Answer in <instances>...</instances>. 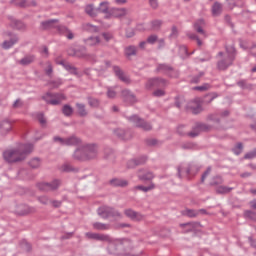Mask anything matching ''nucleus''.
I'll use <instances>...</instances> for the list:
<instances>
[{
    "label": "nucleus",
    "instance_id": "f257e3e1",
    "mask_svg": "<svg viewBox=\"0 0 256 256\" xmlns=\"http://www.w3.org/2000/svg\"><path fill=\"white\" fill-rule=\"evenodd\" d=\"M33 151V145L22 144L17 148L8 149L3 153L5 161L8 163H19V161H24L27 155Z\"/></svg>",
    "mask_w": 256,
    "mask_h": 256
},
{
    "label": "nucleus",
    "instance_id": "f03ea898",
    "mask_svg": "<svg viewBox=\"0 0 256 256\" xmlns=\"http://www.w3.org/2000/svg\"><path fill=\"white\" fill-rule=\"evenodd\" d=\"M41 25L42 29H51L54 27L55 29H57V31L61 33V35L67 37V39H73L75 37V34H73V32L69 28L63 25H59V20L57 19L44 21L41 23Z\"/></svg>",
    "mask_w": 256,
    "mask_h": 256
},
{
    "label": "nucleus",
    "instance_id": "7ed1b4c3",
    "mask_svg": "<svg viewBox=\"0 0 256 256\" xmlns=\"http://www.w3.org/2000/svg\"><path fill=\"white\" fill-rule=\"evenodd\" d=\"M74 157L80 159V161H85L87 159H95L97 157V147L96 146H82L74 152Z\"/></svg>",
    "mask_w": 256,
    "mask_h": 256
},
{
    "label": "nucleus",
    "instance_id": "20e7f679",
    "mask_svg": "<svg viewBox=\"0 0 256 256\" xmlns=\"http://www.w3.org/2000/svg\"><path fill=\"white\" fill-rule=\"evenodd\" d=\"M219 57H222V59L218 62V69L225 71L233 63V59H235V47H227L225 53H219Z\"/></svg>",
    "mask_w": 256,
    "mask_h": 256
},
{
    "label": "nucleus",
    "instance_id": "39448f33",
    "mask_svg": "<svg viewBox=\"0 0 256 256\" xmlns=\"http://www.w3.org/2000/svg\"><path fill=\"white\" fill-rule=\"evenodd\" d=\"M44 99L46 100V103H49L50 105H59L61 101H65V96L63 94L48 93L44 96Z\"/></svg>",
    "mask_w": 256,
    "mask_h": 256
},
{
    "label": "nucleus",
    "instance_id": "423d86ee",
    "mask_svg": "<svg viewBox=\"0 0 256 256\" xmlns=\"http://www.w3.org/2000/svg\"><path fill=\"white\" fill-rule=\"evenodd\" d=\"M54 141L58 142L60 145H79V143H81V140L75 136H72L67 139L54 137Z\"/></svg>",
    "mask_w": 256,
    "mask_h": 256
},
{
    "label": "nucleus",
    "instance_id": "0eeeda50",
    "mask_svg": "<svg viewBox=\"0 0 256 256\" xmlns=\"http://www.w3.org/2000/svg\"><path fill=\"white\" fill-rule=\"evenodd\" d=\"M98 215H100V217H102L103 219H107V217H111V215H117V217H121V214L113 212V209L107 206L100 207L98 209Z\"/></svg>",
    "mask_w": 256,
    "mask_h": 256
},
{
    "label": "nucleus",
    "instance_id": "6e6552de",
    "mask_svg": "<svg viewBox=\"0 0 256 256\" xmlns=\"http://www.w3.org/2000/svg\"><path fill=\"white\" fill-rule=\"evenodd\" d=\"M59 185V180H54L52 184L46 182L39 184V189H41L42 191H55V189H57Z\"/></svg>",
    "mask_w": 256,
    "mask_h": 256
},
{
    "label": "nucleus",
    "instance_id": "1a4fd4ad",
    "mask_svg": "<svg viewBox=\"0 0 256 256\" xmlns=\"http://www.w3.org/2000/svg\"><path fill=\"white\" fill-rule=\"evenodd\" d=\"M131 121H133V123H135L136 127H141L142 129H144V131H151L150 124L141 120L139 117L133 116L131 118Z\"/></svg>",
    "mask_w": 256,
    "mask_h": 256
},
{
    "label": "nucleus",
    "instance_id": "9d476101",
    "mask_svg": "<svg viewBox=\"0 0 256 256\" xmlns=\"http://www.w3.org/2000/svg\"><path fill=\"white\" fill-rule=\"evenodd\" d=\"M164 85H167V81L159 78H154L148 80L146 87L147 89H151V87H164Z\"/></svg>",
    "mask_w": 256,
    "mask_h": 256
},
{
    "label": "nucleus",
    "instance_id": "9b49d317",
    "mask_svg": "<svg viewBox=\"0 0 256 256\" xmlns=\"http://www.w3.org/2000/svg\"><path fill=\"white\" fill-rule=\"evenodd\" d=\"M98 13H103L106 19H109L111 15V8L109 7V2H101L99 4Z\"/></svg>",
    "mask_w": 256,
    "mask_h": 256
},
{
    "label": "nucleus",
    "instance_id": "f8f14e48",
    "mask_svg": "<svg viewBox=\"0 0 256 256\" xmlns=\"http://www.w3.org/2000/svg\"><path fill=\"white\" fill-rule=\"evenodd\" d=\"M188 109H190V111H192L194 114L201 113V100L197 98L190 102L188 104Z\"/></svg>",
    "mask_w": 256,
    "mask_h": 256
},
{
    "label": "nucleus",
    "instance_id": "ddd939ff",
    "mask_svg": "<svg viewBox=\"0 0 256 256\" xmlns=\"http://www.w3.org/2000/svg\"><path fill=\"white\" fill-rule=\"evenodd\" d=\"M124 214L126 215V217H128L129 219H131L132 221H142L143 219V215L139 214L131 209H126L124 211Z\"/></svg>",
    "mask_w": 256,
    "mask_h": 256
},
{
    "label": "nucleus",
    "instance_id": "4468645a",
    "mask_svg": "<svg viewBox=\"0 0 256 256\" xmlns=\"http://www.w3.org/2000/svg\"><path fill=\"white\" fill-rule=\"evenodd\" d=\"M109 19L112 17H125L127 15V9L125 8H111Z\"/></svg>",
    "mask_w": 256,
    "mask_h": 256
},
{
    "label": "nucleus",
    "instance_id": "2eb2a0df",
    "mask_svg": "<svg viewBox=\"0 0 256 256\" xmlns=\"http://www.w3.org/2000/svg\"><path fill=\"white\" fill-rule=\"evenodd\" d=\"M86 237H88V239H96L97 241H111V238H109V236L91 232L86 233Z\"/></svg>",
    "mask_w": 256,
    "mask_h": 256
},
{
    "label": "nucleus",
    "instance_id": "dca6fc26",
    "mask_svg": "<svg viewBox=\"0 0 256 256\" xmlns=\"http://www.w3.org/2000/svg\"><path fill=\"white\" fill-rule=\"evenodd\" d=\"M10 40H5L2 43V49H11L17 43V36L9 34Z\"/></svg>",
    "mask_w": 256,
    "mask_h": 256
},
{
    "label": "nucleus",
    "instance_id": "f3484780",
    "mask_svg": "<svg viewBox=\"0 0 256 256\" xmlns=\"http://www.w3.org/2000/svg\"><path fill=\"white\" fill-rule=\"evenodd\" d=\"M11 122L4 120L0 122V135H7L11 131Z\"/></svg>",
    "mask_w": 256,
    "mask_h": 256
},
{
    "label": "nucleus",
    "instance_id": "a211bd4d",
    "mask_svg": "<svg viewBox=\"0 0 256 256\" xmlns=\"http://www.w3.org/2000/svg\"><path fill=\"white\" fill-rule=\"evenodd\" d=\"M203 27H205V21L203 20H198L197 22H195L194 24V28L198 33H201V35H204V37H207V35H205V31L203 30Z\"/></svg>",
    "mask_w": 256,
    "mask_h": 256
},
{
    "label": "nucleus",
    "instance_id": "6ab92c4d",
    "mask_svg": "<svg viewBox=\"0 0 256 256\" xmlns=\"http://www.w3.org/2000/svg\"><path fill=\"white\" fill-rule=\"evenodd\" d=\"M85 12L87 13V15H89L90 17H97L98 13V9L93 7V5L89 4L85 7Z\"/></svg>",
    "mask_w": 256,
    "mask_h": 256
},
{
    "label": "nucleus",
    "instance_id": "aec40b11",
    "mask_svg": "<svg viewBox=\"0 0 256 256\" xmlns=\"http://www.w3.org/2000/svg\"><path fill=\"white\" fill-rule=\"evenodd\" d=\"M221 11H223V6L219 2L214 3L212 6V15L217 17V15H221Z\"/></svg>",
    "mask_w": 256,
    "mask_h": 256
},
{
    "label": "nucleus",
    "instance_id": "412c9836",
    "mask_svg": "<svg viewBox=\"0 0 256 256\" xmlns=\"http://www.w3.org/2000/svg\"><path fill=\"white\" fill-rule=\"evenodd\" d=\"M114 72L116 73L117 77L121 79L124 83H129V78L122 73L121 69L117 66H114Z\"/></svg>",
    "mask_w": 256,
    "mask_h": 256
},
{
    "label": "nucleus",
    "instance_id": "4be33fe9",
    "mask_svg": "<svg viewBox=\"0 0 256 256\" xmlns=\"http://www.w3.org/2000/svg\"><path fill=\"white\" fill-rule=\"evenodd\" d=\"M122 95L124 97V100L127 101L128 103H135V95L131 94L128 90H124L122 92Z\"/></svg>",
    "mask_w": 256,
    "mask_h": 256
},
{
    "label": "nucleus",
    "instance_id": "5701e85b",
    "mask_svg": "<svg viewBox=\"0 0 256 256\" xmlns=\"http://www.w3.org/2000/svg\"><path fill=\"white\" fill-rule=\"evenodd\" d=\"M77 112L80 117H85L87 115V110L85 109V105L81 103L76 104Z\"/></svg>",
    "mask_w": 256,
    "mask_h": 256
},
{
    "label": "nucleus",
    "instance_id": "b1692460",
    "mask_svg": "<svg viewBox=\"0 0 256 256\" xmlns=\"http://www.w3.org/2000/svg\"><path fill=\"white\" fill-rule=\"evenodd\" d=\"M86 45H89L90 47H93V45H99L101 43V40L99 37H90L85 41Z\"/></svg>",
    "mask_w": 256,
    "mask_h": 256
},
{
    "label": "nucleus",
    "instance_id": "393cba45",
    "mask_svg": "<svg viewBox=\"0 0 256 256\" xmlns=\"http://www.w3.org/2000/svg\"><path fill=\"white\" fill-rule=\"evenodd\" d=\"M127 184V181L121 179H113L111 181V185H114V187H127Z\"/></svg>",
    "mask_w": 256,
    "mask_h": 256
},
{
    "label": "nucleus",
    "instance_id": "a878e982",
    "mask_svg": "<svg viewBox=\"0 0 256 256\" xmlns=\"http://www.w3.org/2000/svg\"><path fill=\"white\" fill-rule=\"evenodd\" d=\"M139 179H142L143 181H151L155 176L151 172H146L145 174L139 173L138 175Z\"/></svg>",
    "mask_w": 256,
    "mask_h": 256
},
{
    "label": "nucleus",
    "instance_id": "bb28decb",
    "mask_svg": "<svg viewBox=\"0 0 256 256\" xmlns=\"http://www.w3.org/2000/svg\"><path fill=\"white\" fill-rule=\"evenodd\" d=\"M35 61L34 56H26L19 61L20 65H29Z\"/></svg>",
    "mask_w": 256,
    "mask_h": 256
},
{
    "label": "nucleus",
    "instance_id": "cd10ccee",
    "mask_svg": "<svg viewBox=\"0 0 256 256\" xmlns=\"http://www.w3.org/2000/svg\"><path fill=\"white\" fill-rule=\"evenodd\" d=\"M62 113L66 117H71V115H73V108L70 105H64L62 108Z\"/></svg>",
    "mask_w": 256,
    "mask_h": 256
},
{
    "label": "nucleus",
    "instance_id": "c85d7f7f",
    "mask_svg": "<svg viewBox=\"0 0 256 256\" xmlns=\"http://www.w3.org/2000/svg\"><path fill=\"white\" fill-rule=\"evenodd\" d=\"M29 165L32 169H37V167L41 166V160L39 158H34L30 160Z\"/></svg>",
    "mask_w": 256,
    "mask_h": 256
},
{
    "label": "nucleus",
    "instance_id": "c756f323",
    "mask_svg": "<svg viewBox=\"0 0 256 256\" xmlns=\"http://www.w3.org/2000/svg\"><path fill=\"white\" fill-rule=\"evenodd\" d=\"M93 227L98 231H105L106 229H109L108 225L99 222L94 223Z\"/></svg>",
    "mask_w": 256,
    "mask_h": 256
},
{
    "label": "nucleus",
    "instance_id": "7c9ffc66",
    "mask_svg": "<svg viewBox=\"0 0 256 256\" xmlns=\"http://www.w3.org/2000/svg\"><path fill=\"white\" fill-rule=\"evenodd\" d=\"M136 189H139L140 191H143L144 193H147V191H153L155 189V184H150L149 186H136Z\"/></svg>",
    "mask_w": 256,
    "mask_h": 256
},
{
    "label": "nucleus",
    "instance_id": "2f4dec72",
    "mask_svg": "<svg viewBox=\"0 0 256 256\" xmlns=\"http://www.w3.org/2000/svg\"><path fill=\"white\" fill-rule=\"evenodd\" d=\"M84 29L90 31V33H97V31H99V28L93 24H86Z\"/></svg>",
    "mask_w": 256,
    "mask_h": 256
},
{
    "label": "nucleus",
    "instance_id": "473e14b6",
    "mask_svg": "<svg viewBox=\"0 0 256 256\" xmlns=\"http://www.w3.org/2000/svg\"><path fill=\"white\" fill-rule=\"evenodd\" d=\"M136 52H137V49L135 48V46H129L125 50V54L128 57H131V55H135Z\"/></svg>",
    "mask_w": 256,
    "mask_h": 256
},
{
    "label": "nucleus",
    "instance_id": "72a5a7b5",
    "mask_svg": "<svg viewBox=\"0 0 256 256\" xmlns=\"http://www.w3.org/2000/svg\"><path fill=\"white\" fill-rule=\"evenodd\" d=\"M231 190L232 188H229L227 186H219L217 188V193H230Z\"/></svg>",
    "mask_w": 256,
    "mask_h": 256
},
{
    "label": "nucleus",
    "instance_id": "f704fd0d",
    "mask_svg": "<svg viewBox=\"0 0 256 256\" xmlns=\"http://www.w3.org/2000/svg\"><path fill=\"white\" fill-rule=\"evenodd\" d=\"M117 96V92L115 91L114 88H108V91H107V97L109 99H114V97Z\"/></svg>",
    "mask_w": 256,
    "mask_h": 256
},
{
    "label": "nucleus",
    "instance_id": "c9c22d12",
    "mask_svg": "<svg viewBox=\"0 0 256 256\" xmlns=\"http://www.w3.org/2000/svg\"><path fill=\"white\" fill-rule=\"evenodd\" d=\"M235 155H240V153L243 151V144L238 143L233 149Z\"/></svg>",
    "mask_w": 256,
    "mask_h": 256
},
{
    "label": "nucleus",
    "instance_id": "e433bc0d",
    "mask_svg": "<svg viewBox=\"0 0 256 256\" xmlns=\"http://www.w3.org/2000/svg\"><path fill=\"white\" fill-rule=\"evenodd\" d=\"M158 71H164L165 73H167V71H173V68H171L170 66H167L165 64H160L158 66Z\"/></svg>",
    "mask_w": 256,
    "mask_h": 256
},
{
    "label": "nucleus",
    "instance_id": "4c0bfd02",
    "mask_svg": "<svg viewBox=\"0 0 256 256\" xmlns=\"http://www.w3.org/2000/svg\"><path fill=\"white\" fill-rule=\"evenodd\" d=\"M185 215H187V217H197V215H199V212L195 210H186Z\"/></svg>",
    "mask_w": 256,
    "mask_h": 256
},
{
    "label": "nucleus",
    "instance_id": "58836bf2",
    "mask_svg": "<svg viewBox=\"0 0 256 256\" xmlns=\"http://www.w3.org/2000/svg\"><path fill=\"white\" fill-rule=\"evenodd\" d=\"M102 38L104 39V41H106V43H109V41H111V39H113V34L103 33Z\"/></svg>",
    "mask_w": 256,
    "mask_h": 256
},
{
    "label": "nucleus",
    "instance_id": "ea45409f",
    "mask_svg": "<svg viewBox=\"0 0 256 256\" xmlns=\"http://www.w3.org/2000/svg\"><path fill=\"white\" fill-rule=\"evenodd\" d=\"M13 3L19 7H27V2L25 0H13Z\"/></svg>",
    "mask_w": 256,
    "mask_h": 256
},
{
    "label": "nucleus",
    "instance_id": "a19ab883",
    "mask_svg": "<svg viewBox=\"0 0 256 256\" xmlns=\"http://www.w3.org/2000/svg\"><path fill=\"white\" fill-rule=\"evenodd\" d=\"M21 107H23V101H21V99H17L13 104V108L21 109Z\"/></svg>",
    "mask_w": 256,
    "mask_h": 256
},
{
    "label": "nucleus",
    "instance_id": "79ce46f5",
    "mask_svg": "<svg viewBox=\"0 0 256 256\" xmlns=\"http://www.w3.org/2000/svg\"><path fill=\"white\" fill-rule=\"evenodd\" d=\"M256 157V149H254L252 152H249L245 154L244 158L246 159H255Z\"/></svg>",
    "mask_w": 256,
    "mask_h": 256
},
{
    "label": "nucleus",
    "instance_id": "37998d69",
    "mask_svg": "<svg viewBox=\"0 0 256 256\" xmlns=\"http://www.w3.org/2000/svg\"><path fill=\"white\" fill-rule=\"evenodd\" d=\"M89 105H90V107H98L99 100L91 98V99H89Z\"/></svg>",
    "mask_w": 256,
    "mask_h": 256
},
{
    "label": "nucleus",
    "instance_id": "c03bdc74",
    "mask_svg": "<svg viewBox=\"0 0 256 256\" xmlns=\"http://www.w3.org/2000/svg\"><path fill=\"white\" fill-rule=\"evenodd\" d=\"M190 39H196L198 47H201L203 45V42L195 34H190L189 35Z\"/></svg>",
    "mask_w": 256,
    "mask_h": 256
},
{
    "label": "nucleus",
    "instance_id": "a18cd8bd",
    "mask_svg": "<svg viewBox=\"0 0 256 256\" xmlns=\"http://www.w3.org/2000/svg\"><path fill=\"white\" fill-rule=\"evenodd\" d=\"M244 215H245V217H248L249 219H256L255 213H253L251 211H245Z\"/></svg>",
    "mask_w": 256,
    "mask_h": 256
},
{
    "label": "nucleus",
    "instance_id": "49530a36",
    "mask_svg": "<svg viewBox=\"0 0 256 256\" xmlns=\"http://www.w3.org/2000/svg\"><path fill=\"white\" fill-rule=\"evenodd\" d=\"M154 97H163V95H165V91L164 90H156L153 93Z\"/></svg>",
    "mask_w": 256,
    "mask_h": 256
},
{
    "label": "nucleus",
    "instance_id": "de8ad7c7",
    "mask_svg": "<svg viewBox=\"0 0 256 256\" xmlns=\"http://www.w3.org/2000/svg\"><path fill=\"white\" fill-rule=\"evenodd\" d=\"M155 41H157V36H155V35H151L147 39V43H150L151 45H153V43H155Z\"/></svg>",
    "mask_w": 256,
    "mask_h": 256
},
{
    "label": "nucleus",
    "instance_id": "09e8293b",
    "mask_svg": "<svg viewBox=\"0 0 256 256\" xmlns=\"http://www.w3.org/2000/svg\"><path fill=\"white\" fill-rule=\"evenodd\" d=\"M161 27V21L156 20L152 22V29H159Z\"/></svg>",
    "mask_w": 256,
    "mask_h": 256
},
{
    "label": "nucleus",
    "instance_id": "8fccbe9b",
    "mask_svg": "<svg viewBox=\"0 0 256 256\" xmlns=\"http://www.w3.org/2000/svg\"><path fill=\"white\" fill-rule=\"evenodd\" d=\"M185 173V175H189V170H184L183 168H178V175L179 177H182V175Z\"/></svg>",
    "mask_w": 256,
    "mask_h": 256
},
{
    "label": "nucleus",
    "instance_id": "3c124183",
    "mask_svg": "<svg viewBox=\"0 0 256 256\" xmlns=\"http://www.w3.org/2000/svg\"><path fill=\"white\" fill-rule=\"evenodd\" d=\"M39 201L43 205H47V203H49V198H47L46 196H42V197L39 198Z\"/></svg>",
    "mask_w": 256,
    "mask_h": 256
},
{
    "label": "nucleus",
    "instance_id": "603ef678",
    "mask_svg": "<svg viewBox=\"0 0 256 256\" xmlns=\"http://www.w3.org/2000/svg\"><path fill=\"white\" fill-rule=\"evenodd\" d=\"M46 73L47 75H51L53 73V66H51V63H47V68H46Z\"/></svg>",
    "mask_w": 256,
    "mask_h": 256
},
{
    "label": "nucleus",
    "instance_id": "864d4df0",
    "mask_svg": "<svg viewBox=\"0 0 256 256\" xmlns=\"http://www.w3.org/2000/svg\"><path fill=\"white\" fill-rule=\"evenodd\" d=\"M38 121H39V123H41V125H45V123H46L45 116H43V114H39Z\"/></svg>",
    "mask_w": 256,
    "mask_h": 256
},
{
    "label": "nucleus",
    "instance_id": "5fc2aeb1",
    "mask_svg": "<svg viewBox=\"0 0 256 256\" xmlns=\"http://www.w3.org/2000/svg\"><path fill=\"white\" fill-rule=\"evenodd\" d=\"M149 3H150V5H151V7L153 8V9H157V7H158V3H157V0H149Z\"/></svg>",
    "mask_w": 256,
    "mask_h": 256
},
{
    "label": "nucleus",
    "instance_id": "6e6d98bb",
    "mask_svg": "<svg viewBox=\"0 0 256 256\" xmlns=\"http://www.w3.org/2000/svg\"><path fill=\"white\" fill-rule=\"evenodd\" d=\"M197 91H206V89H209V85H203L199 87H195Z\"/></svg>",
    "mask_w": 256,
    "mask_h": 256
},
{
    "label": "nucleus",
    "instance_id": "4d7b16f0",
    "mask_svg": "<svg viewBox=\"0 0 256 256\" xmlns=\"http://www.w3.org/2000/svg\"><path fill=\"white\" fill-rule=\"evenodd\" d=\"M210 173H211V168H208L206 172L202 175V181H205L207 175H209Z\"/></svg>",
    "mask_w": 256,
    "mask_h": 256
},
{
    "label": "nucleus",
    "instance_id": "13d9d810",
    "mask_svg": "<svg viewBox=\"0 0 256 256\" xmlns=\"http://www.w3.org/2000/svg\"><path fill=\"white\" fill-rule=\"evenodd\" d=\"M141 162H136L135 160H132L129 162L128 167H135V165H139Z\"/></svg>",
    "mask_w": 256,
    "mask_h": 256
},
{
    "label": "nucleus",
    "instance_id": "bf43d9fd",
    "mask_svg": "<svg viewBox=\"0 0 256 256\" xmlns=\"http://www.w3.org/2000/svg\"><path fill=\"white\" fill-rule=\"evenodd\" d=\"M114 3H116V5H125V3H127V0H114Z\"/></svg>",
    "mask_w": 256,
    "mask_h": 256
},
{
    "label": "nucleus",
    "instance_id": "052dcab7",
    "mask_svg": "<svg viewBox=\"0 0 256 256\" xmlns=\"http://www.w3.org/2000/svg\"><path fill=\"white\" fill-rule=\"evenodd\" d=\"M133 35H135V32L133 30H128L126 32V37H133Z\"/></svg>",
    "mask_w": 256,
    "mask_h": 256
},
{
    "label": "nucleus",
    "instance_id": "680f3d73",
    "mask_svg": "<svg viewBox=\"0 0 256 256\" xmlns=\"http://www.w3.org/2000/svg\"><path fill=\"white\" fill-rule=\"evenodd\" d=\"M171 37H177V28L176 27L172 28Z\"/></svg>",
    "mask_w": 256,
    "mask_h": 256
},
{
    "label": "nucleus",
    "instance_id": "e2e57ef3",
    "mask_svg": "<svg viewBox=\"0 0 256 256\" xmlns=\"http://www.w3.org/2000/svg\"><path fill=\"white\" fill-rule=\"evenodd\" d=\"M250 205L252 209H256V200H253L252 202H250Z\"/></svg>",
    "mask_w": 256,
    "mask_h": 256
},
{
    "label": "nucleus",
    "instance_id": "0e129e2a",
    "mask_svg": "<svg viewBox=\"0 0 256 256\" xmlns=\"http://www.w3.org/2000/svg\"><path fill=\"white\" fill-rule=\"evenodd\" d=\"M53 205H54V207H60V206H61V202H59V201H54V202H53Z\"/></svg>",
    "mask_w": 256,
    "mask_h": 256
},
{
    "label": "nucleus",
    "instance_id": "69168bd1",
    "mask_svg": "<svg viewBox=\"0 0 256 256\" xmlns=\"http://www.w3.org/2000/svg\"><path fill=\"white\" fill-rule=\"evenodd\" d=\"M199 135V133H195V132H190L189 136L190 137H197Z\"/></svg>",
    "mask_w": 256,
    "mask_h": 256
},
{
    "label": "nucleus",
    "instance_id": "338daca9",
    "mask_svg": "<svg viewBox=\"0 0 256 256\" xmlns=\"http://www.w3.org/2000/svg\"><path fill=\"white\" fill-rule=\"evenodd\" d=\"M251 53L252 55H256V46L251 48Z\"/></svg>",
    "mask_w": 256,
    "mask_h": 256
},
{
    "label": "nucleus",
    "instance_id": "774afa93",
    "mask_svg": "<svg viewBox=\"0 0 256 256\" xmlns=\"http://www.w3.org/2000/svg\"><path fill=\"white\" fill-rule=\"evenodd\" d=\"M241 177H251V173H244V174H241Z\"/></svg>",
    "mask_w": 256,
    "mask_h": 256
}]
</instances>
